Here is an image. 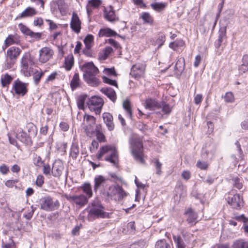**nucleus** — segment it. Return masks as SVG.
Wrapping results in <instances>:
<instances>
[{"instance_id":"f257e3e1","label":"nucleus","mask_w":248,"mask_h":248,"mask_svg":"<svg viewBox=\"0 0 248 248\" xmlns=\"http://www.w3.org/2000/svg\"><path fill=\"white\" fill-rule=\"evenodd\" d=\"M81 70L84 73L83 78L87 83L92 86L98 85L99 81L95 76L99 70L92 62L85 63L81 66Z\"/></svg>"},{"instance_id":"f03ea898","label":"nucleus","mask_w":248,"mask_h":248,"mask_svg":"<svg viewBox=\"0 0 248 248\" xmlns=\"http://www.w3.org/2000/svg\"><path fill=\"white\" fill-rule=\"evenodd\" d=\"M129 142L131 153L135 160L140 164H144L143 149L141 141L139 138L133 137Z\"/></svg>"},{"instance_id":"7ed1b4c3","label":"nucleus","mask_w":248,"mask_h":248,"mask_svg":"<svg viewBox=\"0 0 248 248\" xmlns=\"http://www.w3.org/2000/svg\"><path fill=\"white\" fill-rule=\"evenodd\" d=\"M106 154H109V155L105 158V160L110 162L114 165L118 163V153L116 148L110 145H106L100 148L98 154L96 155L97 159L100 160Z\"/></svg>"},{"instance_id":"20e7f679","label":"nucleus","mask_w":248,"mask_h":248,"mask_svg":"<svg viewBox=\"0 0 248 248\" xmlns=\"http://www.w3.org/2000/svg\"><path fill=\"white\" fill-rule=\"evenodd\" d=\"M40 208L47 212L56 210L60 207V202L49 196H45L40 199Z\"/></svg>"},{"instance_id":"39448f33","label":"nucleus","mask_w":248,"mask_h":248,"mask_svg":"<svg viewBox=\"0 0 248 248\" xmlns=\"http://www.w3.org/2000/svg\"><path fill=\"white\" fill-rule=\"evenodd\" d=\"M89 216L93 218H107L109 217V214L104 211V207L99 202L94 201L92 203Z\"/></svg>"},{"instance_id":"423d86ee","label":"nucleus","mask_w":248,"mask_h":248,"mask_svg":"<svg viewBox=\"0 0 248 248\" xmlns=\"http://www.w3.org/2000/svg\"><path fill=\"white\" fill-rule=\"evenodd\" d=\"M34 62L29 53H26L21 60V71L25 77H30L33 72Z\"/></svg>"},{"instance_id":"0eeeda50","label":"nucleus","mask_w":248,"mask_h":248,"mask_svg":"<svg viewBox=\"0 0 248 248\" xmlns=\"http://www.w3.org/2000/svg\"><path fill=\"white\" fill-rule=\"evenodd\" d=\"M226 200L228 203L233 209L240 210L244 205V202L243 198L238 194L234 195L229 194Z\"/></svg>"},{"instance_id":"6e6552de","label":"nucleus","mask_w":248,"mask_h":248,"mask_svg":"<svg viewBox=\"0 0 248 248\" xmlns=\"http://www.w3.org/2000/svg\"><path fill=\"white\" fill-rule=\"evenodd\" d=\"M87 104L91 111H94L96 114H99L101 112L104 102L101 98L94 96L89 99Z\"/></svg>"},{"instance_id":"1a4fd4ad","label":"nucleus","mask_w":248,"mask_h":248,"mask_svg":"<svg viewBox=\"0 0 248 248\" xmlns=\"http://www.w3.org/2000/svg\"><path fill=\"white\" fill-rule=\"evenodd\" d=\"M28 83H24L18 79L14 81L12 90L18 96H24L28 92Z\"/></svg>"},{"instance_id":"9d476101","label":"nucleus","mask_w":248,"mask_h":248,"mask_svg":"<svg viewBox=\"0 0 248 248\" xmlns=\"http://www.w3.org/2000/svg\"><path fill=\"white\" fill-rule=\"evenodd\" d=\"M95 121L96 119L93 116L88 114L84 115V123L85 125L84 130L87 136H90L94 132Z\"/></svg>"},{"instance_id":"9b49d317","label":"nucleus","mask_w":248,"mask_h":248,"mask_svg":"<svg viewBox=\"0 0 248 248\" xmlns=\"http://www.w3.org/2000/svg\"><path fill=\"white\" fill-rule=\"evenodd\" d=\"M145 70V65L140 63H136L132 66L130 75L135 79H139L143 76Z\"/></svg>"},{"instance_id":"f8f14e48","label":"nucleus","mask_w":248,"mask_h":248,"mask_svg":"<svg viewBox=\"0 0 248 248\" xmlns=\"http://www.w3.org/2000/svg\"><path fill=\"white\" fill-rule=\"evenodd\" d=\"M64 197L70 202L75 203L79 207L84 206L88 202V199L87 197L82 194L75 196H71L68 194H65Z\"/></svg>"},{"instance_id":"ddd939ff","label":"nucleus","mask_w":248,"mask_h":248,"mask_svg":"<svg viewBox=\"0 0 248 248\" xmlns=\"http://www.w3.org/2000/svg\"><path fill=\"white\" fill-rule=\"evenodd\" d=\"M54 54L53 50L49 47H44L39 51V62L45 63L49 61Z\"/></svg>"},{"instance_id":"4468645a","label":"nucleus","mask_w":248,"mask_h":248,"mask_svg":"<svg viewBox=\"0 0 248 248\" xmlns=\"http://www.w3.org/2000/svg\"><path fill=\"white\" fill-rule=\"evenodd\" d=\"M21 49L19 48L12 46L9 48L7 52L8 58L10 60V67L14 65L15 61L21 52Z\"/></svg>"},{"instance_id":"2eb2a0df","label":"nucleus","mask_w":248,"mask_h":248,"mask_svg":"<svg viewBox=\"0 0 248 248\" xmlns=\"http://www.w3.org/2000/svg\"><path fill=\"white\" fill-rule=\"evenodd\" d=\"M63 169L64 166L62 161L61 160H56L53 163L52 168V175L55 177H60L62 173Z\"/></svg>"},{"instance_id":"dca6fc26","label":"nucleus","mask_w":248,"mask_h":248,"mask_svg":"<svg viewBox=\"0 0 248 248\" xmlns=\"http://www.w3.org/2000/svg\"><path fill=\"white\" fill-rule=\"evenodd\" d=\"M70 27L75 32L78 33L81 29V21L75 12L72 14V17L70 23Z\"/></svg>"},{"instance_id":"f3484780","label":"nucleus","mask_w":248,"mask_h":248,"mask_svg":"<svg viewBox=\"0 0 248 248\" xmlns=\"http://www.w3.org/2000/svg\"><path fill=\"white\" fill-rule=\"evenodd\" d=\"M173 239L176 244V248H186V244L189 241L186 235H183V236L173 235Z\"/></svg>"},{"instance_id":"a211bd4d","label":"nucleus","mask_w":248,"mask_h":248,"mask_svg":"<svg viewBox=\"0 0 248 248\" xmlns=\"http://www.w3.org/2000/svg\"><path fill=\"white\" fill-rule=\"evenodd\" d=\"M102 118L108 130L109 131L113 130L114 128V124L112 115L110 113L104 112L102 114Z\"/></svg>"},{"instance_id":"6ab92c4d","label":"nucleus","mask_w":248,"mask_h":248,"mask_svg":"<svg viewBox=\"0 0 248 248\" xmlns=\"http://www.w3.org/2000/svg\"><path fill=\"white\" fill-rule=\"evenodd\" d=\"M16 137L22 142L27 145H31L32 144L31 139L30 138L28 134L24 132L22 129H20L17 131Z\"/></svg>"},{"instance_id":"aec40b11","label":"nucleus","mask_w":248,"mask_h":248,"mask_svg":"<svg viewBox=\"0 0 248 248\" xmlns=\"http://www.w3.org/2000/svg\"><path fill=\"white\" fill-rule=\"evenodd\" d=\"M104 12V17L108 21L113 22L118 19L115 14L112 6H110L109 7L105 8Z\"/></svg>"},{"instance_id":"412c9836","label":"nucleus","mask_w":248,"mask_h":248,"mask_svg":"<svg viewBox=\"0 0 248 248\" xmlns=\"http://www.w3.org/2000/svg\"><path fill=\"white\" fill-rule=\"evenodd\" d=\"M19 28L21 32L26 35L30 36L31 37L36 39H40L41 38V33L33 32L22 24H20L19 25Z\"/></svg>"},{"instance_id":"4be33fe9","label":"nucleus","mask_w":248,"mask_h":248,"mask_svg":"<svg viewBox=\"0 0 248 248\" xmlns=\"http://www.w3.org/2000/svg\"><path fill=\"white\" fill-rule=\"evenodd\" d=\"M232 248H248V241L243 238H239L233 241Z\"/></svg>"},{"instance_id":"5701e85b","label":"nucleus","mask_w":248,"mask_h":248,"mask_svg":"<svg viewBox=\"0 0 248 248\" xmlns=\"http://www.w3.org/2000/svg\"><path fill=\"white\" fill-rule=\"evenodd\" d=\"M144 106L146 108L150 109H152L155 108H159L161 107V105L155 99L151 98L145 100Z\"/></svg>"},{"instance_id":"b1692460","label":"nucleus","mask_w":248,"mask_h":248,"mask_svg":"<svg viewBox=\"0 0 248 248\" xmlns=\"http://www.w3.org/2000/svg\"><path fill=\"white\" fill-rule=\"evenodd\" d=\"M101 91L113 102L116 100V94L113 89L111 88H103L101 90Z\"/></svg>"},{"instance_id":"393cba45","label":"nucleus","mask_w":248,"mask_h":248,"mask_svg":"<svg viewBox=\"0 0 248 248\" xmlns=\"http://www.w3.org/2000/svg\"><path fill=\"white\" fill-rule=\"evenodd\" d=\"M185 215L187 217V221L191 224H195L197 218V215L191 209H188L185 212Z\"/></svg>"},{"instance_id":"a878e982","label":"nucleus","mask_w":248,"mask_h":248,"mask_svg":"<svg viewBox=\"0 0 248 248\" xmlns=\"http://www.w3.org/2000/svg\"><path fill=\"white\" fill-rule=\"evenodd\" d=\"M117 33L111 29L107 28L101 29L98 32L99 37H110L116 35Z\"/></svg>"},{"instance_id":"bb28decb","label":"nucleus","mask_w":248,"mask_h":248,"mask_svg":"<svg viewBox=\"0 0 248 248\" xmlns=\"http://www.w3.org/2000/svg\"><path fill=\"white\" fill-rule=\"evenodd\" d=\"M107 179L102 175H98L94 178V189L97 190L101 186H103L105 184Z\"/></svg>"},{"instance_id":"cd10ccee","label":"nucleus","mask_w":248,"mask_h":248,"mask_svg":"<svg viewBox=\"0 0 248 248\" xmlns=\"http://www.w3.org/2000/svg\"><path fill=\"white\" fill-rule=\"evenodd\" d=\"M122 191V186L117 185L116 186H111L109 188V191L107 192V196L108 198L113 199V197L117 195L119 192Z\"/></svg>"},{"instance_id":"c85d7f7f","label":"nucleus","mask_w":248,"mask_h":248,"mask_svg":"<svg viewBox=\"0 0 248 248\" xmlns=\"http://www.w3.org/2000/svg\"><path fill=\"white\" fill-rule=\"evenodd\" d=\"M112 52V48L110 46L106 47L103 50L99 53V59L100 60H106Z\"/></svg>"},{"instance_id":"c756f323","label":"nucleus","mask_w":248,"mask_h":248,"mask_svg":"<svg viewBox=\"0 0 248 248\" xmlns=\"http://www.w3.org/2000/svg\"><path fill=\"white\" fill-rule=\"evenodd\" d=\"M36 11L34 8L28 7L21 13L20 15L17 18H21L28 16H32L36 15Z\"/></svg>"},{"instance_id":"7c9ffc66","label":"nucleus","mask_w":248,"mask_h":248,"mask_svg":"<svg viewBox=\"0 0 248 248\" xmlns=\"http://www.w3.org/2000/svg\"><path fill=\"white\" fill-rule=\"evenodd\" d=\"M141 18L143 21V23L152 26L154 24V18L150 14L147 12H144L141 15Z\"/></svg>"},{"instance_id":"2f4dec72","label":"nucleus","mask_w":248,"mask_h":248,"mask_svg":"<svg viewBox=\"0 0 248 248\" xmlns=\"http://www.w3.org/2000/svg\"><path fill=\"white\" fill-rule=\"evenodd\" d=\"M74 63V57L72 54L68 55L65 58V68L66 70H71Z\"/></svg>"},{"instance_id":"473e14b6","label":"nucleus","mask_w":248,"mask_h":248,"mask_svg":"<svg viewBox=\"0 0 248 248\" xmlns=\"http://www.w3.org/2000/svg\"><path fill=\"white\" fill-rule=\"evenodd\" d=\"M167 6V3L163 2H155L151 4V7L155 11L157 12H160Z\"/></svg>"},{"instance_id":"72a5a7b5","label":"nucleus","mask_w":248,"mask_h":248,"mask_svg":"<svg viewBox=\"0 0 248 248\" xmlns=\"http://www.w3.org/2000/svg\"><path fill=\"white\" fill-rule=\"evenodd\" d=\"M185 66V59L183 57L179 58L175 65V70L178 72L182 73L184 70Z\"/></svg>"},{"instance_id":"f704fd0d","label":"nucleus","mask_w":248,"mask_h":248,"mask_svg":"<svg viewBox=\"0 0 248 248\" xmlns=\"http://www.w3.org/2000/svg\"><path fill=\"white\" fill-rule=\"evenodd\" d=\"M28 134L31 139L32 137H34L37 134V130L35 125L31 123H28L26 125Z\"/></svg>"},{"instance_id":"c9c22d12","label":"nucleus","mask_w":248,"mask_h":248,"mask_svg":"<svg viewBox=\"0 0 248 248\" xmlns=\"http://www.w3.org/2000/svg\"><path fill=\"white\" fill-rule=\"evenodd\" d=\"M79 85V78L78 74L75 73L70 82V86L72 90H75Z\"/></svg>"},{"instance_id":"e433bc0d","label":"nucleus","mask_w":248,"mask_h":248,"mask_svg":"<svg viewBox=\"0 0 248 248\" xmlns=\"http://www.w3.org/2000/svg\"><path fill=\"white\" fill-rule=\"evenodd\" d=\"M123 106L124 108L126 111L128 116L129 117V118L132 119V112L130 101L128 100L124 101L123 102Z\"/></svg>"},{"instance_id":"4c0bfd02","label":"nucleus","mask_w":248,"mask_h":248,"mask_svg":"<svg viewBox=\"0 0 248 248\" xmlns=\"http://www.w3.org/2000/svg\"><path fill=\"white\" fill-rule=\"evenodd\" d=\"M79 154V149L78 145L73 144L71 147L70 156L73 159H76Z\"/></svg>"},{"instance_id":"58836bf2","label":"nucleus","mask_w":248,"mask_h":248,"mask_svg":"<svg viewBox=\"0 0 248 248\" xmlns=\"http://www.w3.org/2000/svg\"><path fill=\"white\" fill-rule=\"evenodd\" d=\"M44 74V72L42 71H39L37 70H36L33 73V78L34 82L36 85H37L39 83L41 78L43 77Z\"/></svg>"},{"instance_id":"ea45409f","label":"nucleus","mask_w":248,"mask_h":248,"mask_svg":"<svg viewBox=\"0 0 248 248\" xmlns=\"http://www.w3.org/2000/svg\"><path fill=\"white\" fill-rule=\"evenodd\" d=\"M82 190L90 198L92 196L93 192L92 190V187L90 184L85 183L82 186Z\"/></svg>"},{"instance_id":"a19ab883","label":"nucleus","mask_w":248,"mask_h":248,"mask_svg":"<svg viewBox=\"0 0 248 248\" xmlns=\"http://www.w3.org/2000/svg\"><path fill=\"white\" fill-rule=\"evenodd\" d=\"M155 248H171V246L165 240L161 239L156 242Z\"/></svg>"},{"instance_id":"79ce46f5","label":"nucleus","mask_w":248,"mask_h":248,"mask_svg":"<svg viewBox=\"0 0 248 248\" xmlns=\"http://www.w3.org/2000/svg\"><path fill=\"white\" fill-rule=\"evenodd\" d=\"M93 41V36L91 34H88L84 39V43L86 48H91Z\"/></svg>"},{"instance_id":"37998d69","label":"nucleus","mask_w":248,"mask_h":248,"mask_svg":"<svg viewBox=\"0 0 248 248\" xmlns=\"http://www.w3.org/2000/svg\"><path fill=\"white\" fill-rule=\"evenodd\" d=\"M12 78L8 74H5L1 78V82L2 86L6 87L11 82Z\"/></svg>"},{"instance_id":"c03bdc74","label":"nucleus","mask_w":248,"mask_h":248,"mask_svg":"<svg viewBox=\"0 0 248 248\" xmlns=\"http://www.w3.org/2000/svg\"><path fill=\"white\" fill-rule=\"evenodd\" d=\"M5 45L2 46V48L3 50L8 47V46L14 44L15 41L14 39V36L13 35H10L8 36V37L5 40Z\"/></svg>"},{"instance_id":"a18cd8bd","label":"nucleus","mask_w":248,"mask_h":248,"mask_svg":"<svg viewBox=\"0 0 248 248\" xmlns=\"http://www.w3.org/2000/svg\"><path fill=\"white\" fill-rule=\"evenodd\" d=\"M101 3V0H89L87 4L92 8H98Z\"/></svg>"},{"instance_id":"49530a36","label":"nucleus","mask_w":248,"mask_h":248,"mask_svg":"<svg viewBox=\"0 0 248 248\" xmlns=\"http://www.w3.org/2000/svg\"><path fill=\"white\" fill-rule=\"evenodd\" d=\"M233 182V186L235 187L238 189H240L242 188L243 184L241 180L238 177H235L232 179Z\"/></svg>"},{"instance_id":"de8ad7c7","label":"nucleus","mask_w":248,"mask_h":248,"mask_svg":"<svg viewBox=\"0 0 248 248\" xmlns=\"http://www.w3.org/2000/svg\"><path fill=\"white\" fill-rule=\"evenodd\" d=\"M33 162L34 165L36 166H41L43 164L44 161H42L41 157L39 155H38L37 154H34Z\"/></svg>"},{"instance_id":"09e8293b","label":"nucleus","mask_w":248,"mask_h":248,"mask_svg":"<svg viewBox=\"0 0 248 248\" xmlns=\"http://www.w3.org/2000/svg\"><path fill=\"white\" fill-rule=\"evenodd\" d=\"M160 108H162V111L166 114L170 113L171 111V108L170 105L165 103H163Z\"/></svg>"},{"instance_id":"8fccbe9b","label":"nucleus","mask_w":248,"mask_h":248,"mask_svg":"<svg viewBox=\"0 0 248 248\" xmlns=\"http://www.w3.org/2000/svg\"><path fill=\"white\" fill-rule=\"evenodd\" d=\"M234 98L232 92H227L224 96V100L225 102L232 103L234 101Z\"/></svg>"},{"instance_id":"3c124183","label":"nucleus","mask_w":248,"mask_h":248,"mask_svg":"<svg viewBox=\"0 0 248 248\" xmlns=\"http://www.w3.org/2000/svg\"><path fill=\"white\" fill-rule=\"evenodd\" d=\"M85 100V97L84 96H80L78 97L77 101V105L79 108L83 109L84 102Z\"/></svg>"},{"instance_id":"603ef678","label":"nucleus","mask_w":248,"mask_h":248,"mask_svg":"<svg viewBox=\"0 0 248 248\" xmlns=\"http://www.w3.org/2000/svg\"><path fill=\"white\" fill-rule=\"evenodd\" d=\"M103 82L105 83L117 87V83L116 80L111 79L106 77H103Z\"/></svg>"},{"instance_id":"864d4df0","label":"nucleus","mask_w":248,"mask_h":248,"mask_svg":"<svg viewBox=\"0 0 248 248\" xmlns=\"http://www.w3.org/2000/svg\"><path fill=\"white\" fill-rule=\"evenodd\" d=\"M155 167L156 170V173L158 175H160L161 174V168H162V163L159 161V160L157 159H155Z\"/></svg>"},{"instance_id":"5fc2aeb1","label":"nucleus","mask_w":248,"mask_h":248,"mask_svg":"<svg viewBox=\"0 0 248 248\" xmlns=\"http://www.w3.org/2000/svg\"><path fill=\"white\" fill-rule=\"evenodd\" d=\"M196 166L198 168L201 170H206L208 168V164L207 162L204 161H201L200 160L197 161Z\"/></svg>"},{"instance_id":"6e6d98bb","label":"nucleus","mask_w":248,"mask_h":248,"mask_svg":"<svg viewBox=\"0 0 248 248\" xmlns=\"http://www.w3.org/2000/svg\"><path fill=\"white\" fill-rule=\"evenodd\" d=\"M43 172L46 175H50V172H52V169L49 165H45L43 166Z\"/></svg>"},{"instance_id":"4d7b16f0","label":"nucleus","mask_w":248,"mask_h":248,"mask_svg":"<svg viewBox=\"0 0 248 248\" xmlns=\"http://www.w3.org/2000/svg\"><path fill=\"white\" fill-rule=\"evenodd\" d=\"M44 183V176L42 175H39L37 176L36 180V185L37 186L41 187V186H42L43 185Z\"/></svg>"},{"instance_id":"13d9d810","label":"nucleus","mask_w":248,"mask_h":248,"mask_svg":"<svg viewBox=\"0 0 248 248\" xmlns=\"http://www.w3.org/2000/svg\"><path fill=\"white\" fill-rule=\"evenodd\" d=\"M165 41V36L164 35H161L159 36L156 40V43L158 45V47H161Z\"/></svg>"},{"instance_id":"bf43d9fd","label":"nucleus","mask_w":248,"mask_h":248,"mask_svg":"<svg viewBox=\"0 0 248 248\" xmlns=\"http://www.w3.org/2000/svg\"><path fill=\"white\" fill-rule=\"evenodd\" d=\"M58 76V73L57 72H55L52 73L51 75H50L46 79V82L48 83L49 81H52L54 80L56 77Z\"/></svg>"},{"instance_id":"052dcab7","label":"nucleus","mask_w":248,"mask_h":248,"mask_svg":"<svg viewBox=\"0 0 248 248\" xmlns=\"http://www.w3.org/2000/svg\"><path fill=\"white\" fill-rule=\"evenodd\" d=\"M9 171V167L5 164L0 166V172L3 174H6Z\"/></svg>"},{"instance_id":"680f3d73","label":"nucleus","mask_w":248,"mask_h":248,"mask_svg":"<svg viewBox=\"0 0 248 248\" xmlns=\"http://www.w3.org/2000/svg\"><path fill=\"white\" fill-rule=\"evenodd\" d=\"M96 138L97 140L100 142H104L105 140V137L104 135L99 131L96 132Z\"/></svg>"},{"instance_id":"e2e57ef3","label":"nucleus","mask_w":248,"mask_h":248,"mask_svg":"<svg viewBox=\"0 0 248 248\" xmlns=\"http://www.w3.org/2000/svg\"><path fill=\"white\" fill-rule=\"evenodd\" d=\"M145 242L143 241H140L134 243L131 245L133 248H143L145 246Z\"/></svg>"},{"instance_id":"0e129e2a","label":"nucleus","mask_w":248,"mask_h":248,"mask_svg":"<svg viewBox=\"0 0 248 248\" xmlns=\"http://www.w3.org/2000/svg\"><path fill=\"white\" fill-rule=\"evenodd\" d=\"M202 100V95L201 94H197L194 97L195 104H200Z\"/></svg>"},{"instance_id":"69168bd1","label":"nucleus","mask_w":248,"mask_h":248,"mask_svg":"<svg viewBox=\"0 0 248 248\" xmlns=\"http://www.w3.org/2000/svg\"><path fill=\"white\" fill-rule=\"evenodd\" d=\"M34 26L41 27L43 24V19L41 17L36 18L33 22Z\"/></svg>"},{"instance_id":"338daca9","label":"nucleus","mask_w":248,"mask_h":248,"mask_svg":"<svg viewBox=\"0 0 248 248\" xmlns=\"http://www.w3.org/2000/svg\"><path fill=\"white\" fill-rule=\"evenodd\" d=\"M238 69L240 73H244L248 70V65L242 64L239 66Z\"/></svg>"},{"instance_id":"774afa93","label":"nucleus","mask_w":248,"mask_h":248,"mask_svg":"<svg viewBox=\"0 0 248 248\" xmlns=\"http://www.w3.org/2000/svg\"><path fill=\"white\" fill-rule=\"evenodd\" d=\"M46 21L49 24V28L50 30H55L58 28L57 24L53 22L52 20L49 19H46Z\"/></svg>"}]
</instances>
